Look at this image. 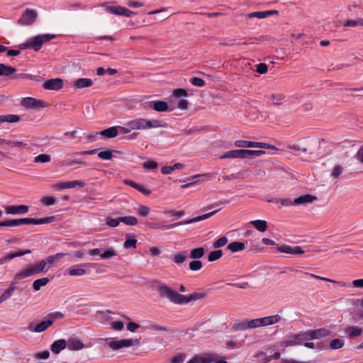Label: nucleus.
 Instances as JSON below:
<instances>
[{
    "instance_id": "f257e3e1",
    "label": "nucleus",
    "mask_w": 363,
    "mask_h": 363,
    "mask_svg": "<svg viewBox=\"0 0 363 363\" xmlns=\"http://www.w3.org/2000/svg\"><path fill=\"white\" fill-rule=\"evenodd\" d=\"M157 291L162 297L167 298L174 304L183 305L191 301L202 299L205 296L203 293L195 292L189 295H182L164 283L157 282L155 286Z\"/></svg>"
},
{
    "instance_id": "f03ea898",
    "label": "nucleus",
    "mask_w": 363,
    "mask_h": 363,
    "mask_svg": "<svg viewBox=\"0 0 363 363\" xmlns=\"http://www.w3.org/2000/svg\"><path fill=\"white\" fill-rule=\"evenodd\" d=\"M130 128L134 130H145L150 128H157L164 126V123L160 120H148L143 118H138L128 121Z\"/></svg>"
},
{
    "instance_id": "7ed1b4c3",
    "label": "nucleus",
    "mask_w": 363,
    "mask_h": 363,
    "mask_svg": "<svg viewBox=\"0 0 363 363\" xmlns=\"http://www.w3.org/2000/svg\"><path fill=\"white\" fill-rule=\"evenodd\" d=\"M104 340L108 344V347L114 351L124 347H129L140 345L139 339H121L118 340L115 337L104 338Z\"/></svg>"
},
{
    "instance_id": "20e7f679",
    "label": "nucleus",
    "mask_w": 363,
    "mask_h": 363,
    "mask_svg": "<svg viewBox=\"0 0 363 363\" xmlns=\"http://www.w3.org/2000/svg\"><path fill=\"white\" fill-rule=\"evenodd\" d=\"M218 211H219V209L212 211V212H210V213H205L202 216H196L193 218L185 220L184 221H180V222L175 223H173L171 225H162V226L157 227V228H160L162 230H169V229H172L175 227H177L179 225H188V224L199 222V221L206 220L207 218H209L210 217L213 216L216 213H217Z\"/></svg>"
},
{
    "instance_id": "39448f33",
    "label": "nucleus",
    "mask_w": 363,
    "mask_h": 363,
    "mask_svg": "<svg viewBox=\"0 0 363 363\" xmlns=\"http://www.w3.org/2000/svg\"><path fill=\"white\" fill-rule=\"evenodd\" d=\"M55 37V35L54 34L46 33L30 38H29L30 48H32L35 51H38L40 50L44 43L50 41Z\"/></svg>"
},
{
    "instance_id": "423d86ee",
    "label": "nucleus",
    "mask_w": 363,
    "mask_h": 363,
    "mask_svg": "<svg viewBox=\"0 0 363 363\" xmlns=\"http://www.w3.org/2000/svg\"><path fill=\"white\" fill-rule=\"evenodd\" d=\"M21 104L27 109L39 110L48 106V103L33 97L23 98Z\"/></svg>"
},
{
    "instance_id": "0eeeda50",
    "label": "nucleus",
    "mask_w": 363,
    "mask_h": 363,
    "mask_svg": "<svg viewBox=\"0 0 363 363\" xmlns=\"http://www.w3.org/2000/svg\"><path fill=\"white\" fill-rule=\"evenodd\" d=\"M88 254L91 256L99 255L101 259H107L116 257L117 252L113 247H109L105 250L100 248L89 250Z\"/></svg>"
},
{
    "instance_id": "6e6552de",
    "label": "nucleus",
    "mask_w": 363,
    "mask_h": 363,
    "mask_svg": "<svg viewBox=\"0 0 363 363\" xmlns=\"http://www.w3.org/2000/svg\"><path fill=\"white\" fill-rule=\"evenodd\" d=\"M38 17V12L35 9H26L23 13L18 23L21 25L29 26L33 24Z\"/></svg>"
},
{
    "instance_id": "1a4fd4ad",
    "label": "nucleus",
    "mask_w": 363,
    "mask_h": 363,
    "mask_svg": "<svg viewBox=\"0 0 363 363\" xmlns=\"http://www.w3.org/2000/svg\"><path fill=\"white\" fill-rule=\"evenodd\" d=\"M104 6L106 11L115 15L130 17L135 14V12L124 7L109 5L108 4H104Z\"/></svg>"
},
{
    "instance_id": "9d476101",
    "label": "nucleus",
    "mask_w": 363,
    "mask_h": 363,
    "mask_svg": "<svg viewBox=\"0 0 363 363\" xmlns=\"http://www.w3.org/2000/svg\"><path fill=\"white\" fill-rule=\"evenodd\" d=\"M311 335V340H321L330 336H333L332 331L330 330L321 328L315 330H308Z\"/></svg>"
},
{
    "instance_id": "9b49d317",
    "label": "nucleus",
    "mask_w": 363,
    "mask_h": 363,
    "mask_svg": "<svg viewBox=\"0 0 363 363\" xmlns=\"http://www.w3.org/2000/svg\"><path fill=\"white\" fill-rule=\"evenodd\" d=\"M219 159L222 160L225 159H247L246 150L238 149L228 151L220 156Z\"/></svg>"
},
{
    "instance_id": "f8f14e48",
    "label": "nucleus",
    "mask_w": 363,
    "mask_h": 363,
    "mask_svg": "<svg viewBox=\"0 0 363 363\" xmlns=\"http://www.w3.org/2000/svg\"><path fill=\"white\" fill-rule=\"evenodd\" d=\"M216 359V355L206 353L193 357L188 363H211Z\"/></svg>"
},
{
    "instance_id": "ddd939ff",
    "label": "nucleus",
    "mask_w": 363,
    "mask_h": 363,
    "mask_svg": "<svg viewBox=\"0 0 363 363\" xmlns=\"http://www.w3.org/2000/svg\"><path fill=\"white\" fill-rule=\"evenodd\" d=\"M277 252L280 253H286L290 255H302L304 250L299 246L291 247L290 245H284L277 247Z\"/></svg>"
},
{
    "instance_id": "4468645a",
    "label": "nucleus",
    "mask_w": 363,
    "mask_h": 363,
    "mask_svg": "<svg viewBox=\"0 0 363 363\" xmlns=\"http://www.w3.org/2000/svg\"><path fill=\"white\" fill-rule=\"evenodd\" d=\"M53 324L52 320H47L41 321L40 323L37 324L35 326H33V324H30L28 327V329L34 333H42L47 330L50 325Z\"/></svg>"
},
{
    "instance_id": "2eb2a0df",
    "label": "nucleus",
    "mask_w": 363,
    "mask_h": 363,
    "mask_svg": "<svg viewBox=\"0 0 363 363\" xmlns=\"http://www.w3.org/2000/svg\"><path fill=\"white\" fill-rule=\"evenodd\" d=\"M43 86L47 90H59L63 86V82L59 78L52 79L45 81Z\"/></svg>"
},
{
    "instance_id": "dca6fc26",
    "label": "nucleus",
    "mask_w": 363,
    "mask_h": 363,
    "mask_svg": "<svg viewBox=\"0 0 363 363\" xmlns=\"http://www.w3.org/2000/svg\"><path fill=\"white\" fill-rule=\"evenodd\" d=\"M344 332L346 334L347 337H348L350 339H354L362 335L363 329L357 326L349 325L344 328Z\"/></svg>"
},
{
    "instance_id": "f3484780",
    "label": "nucleus",
    "mask_w": 363,
    "mask_h": 363,
    "mask_svg": "<svg viewBox=\"0 0 363 363\" xmlns=\"http://www.w3.org/2000/svg\"><path fill=\"white\" fill-rule=\"evenodd\" d=\"M28 209V206L26 205L9 206L6 208V212L11 215L25 214Z\"/></svg>"
},
{
    "instance_id": "a211bd4d",
    "label": "nucleus",
    "mask_w": 363,
    "mask_h": 363,
    "mask_svg": "<svg viewBox=\"0 0 363 363\" xmlns=\"http://www.w3.org/2000/svg\"><path fill=\"white\" fill-rule=\"evenodd\" d=\"M317 199L316 196L311 194H305L298 196V198L293 200V204L294 206L311 203Z\"/></svg>"
},
{
    "instance_id": "6ab92c4d",
    "label": "nucleus",
    "mask_w": 363,
    "mask_h": 363,
    "mask_svg": "<svg viewBox=\"0 0 363 363\" xmlns=\"http://www.w3.org/2000/svg\"><path fill=\"white\" fill-rule=\"evenodd\" d=\"M295 334L287 335L285 340L279 342V346L284 349L287 347H293L298 345Z\"/></svg>"
},
{
    "instance_id": "aec40b11",
    "label": "nucleus",
    "mask_w": 363,
    "mask_h": 363,
    "mask_svg": "<svg viewBox=\"0 0 363 363\" xmlns=\"http://www.w3.org/2000/svg\"><path fill=\"white\" fill-rule=\"evenodd\" d=\"M259 320H262V327H265L279 323L281 320V317L279 315L277 314L263 318H259Z\"/></svg>"
},
{
    "instance_id": "412c9836",
    "label": "nucleus",
    "mask_w": 363,
    "mask_h": 363,
    "mask_svg": "<svg viewBox=\"0 0 363 363\" xmlns=\"http://www.w3.org/2000/svg\"><path fill=\"white\" fill-rule=\"evenodd\" d=\"M17 135H12L11 139L6 140L5 143L18 148H26L28 145V143L26 140H16Z\"/></svg>"
},
{
    "instance_id": "4be33fe9",
    "label": "nucleus",
    "mask_w": 363,
    "mask_h": 363,
    "mask_svg": "<svg viewBox=\"0 0 363 363\" xmlns=\"http://www.w3.org/2000/svg\"><path fill=\"white\" fill-rule=\"evenodd\" d=\"M86 264L75 265L67 270V273L72 277H81L86 274V271L82 267Z\"/></svg>"
},
{
    "instance_id": "5701e85b",
    "label": "nucleus",
    "mask_w": 363,
    "mask_h": 363,
    "mask_svg": "<svg viewBox=\"0 0 363 363\" xmlns=\"http://www.w3.org/2000/svg\"><path fill=\"white\" fill-rule=\"evenodd\" d=\"M304 274L308 275V276H309L312 278H314L315 279H318V280H321V281H328V282H332V283H336L342 287H350V283H348V282L337 281H335V280H333V279H328L326 277H323L318 276V275L308 273V272H306Z\"/></svg>"
},
{
    "instance_id": "b1692460",
    "label": "nucleus",
    "mask_w": 363,
    "mask_h": 363,
    "mask_svg": "<svg viewBox=\"0 0 363 363\" xmlns=\"http://www.w3.org/2000/svg\"><path fill=\"white\" fill-rule=\"evenodd\" d=\"M67 345L69 350H82L84 347V343L77 339L70 338L67 342Z\"/></svg>"
},
{
    "instance_id": "393cba45",
    "label": "nucleus",
    "mask_w": 363,
    "mask_h": 363,
    "mask_svg": "<svg viewBox=\"0 0 363 363\" xmlns=\"http://www.w3.org/2000/svg\"><path fill=\"white\" fill-rule=\"evenodd\" d=\"M30 276H33V273L30 266L28 265L27 267L23 269L21 271L15 274L13 278V282L16 283L18 280L26 279Z\"/></svg>"
},
{
    "instance_id": "a878e982",
    "label": "nucleus",
    "mask_w": 363,
    "mask_h": 363,
    "mask_svg": "<svg viewBox=\"0 0 363 363\" xmlns=\"http://www.w3.org/2000/svg\"><path fill=\"white\" fill-rule=\"evenodd\" d=\"M29 266L31 269L33 275L38 274L40 272H47L48 270L46 269L45 263L43 260H40L35 264H30Z\"/></svg>"
},
{
    "instance_id": "bb28decb",
    "label": "nucleus",
    "mask_w": 363,
    "mask_h": 363,
    "mask_svg": "<svg viewBox=\"0 0 363 363\" xmlns=\"http://www.w3.org/2000/svg\"><path fill=\"white\" fill-rule=\"evenodd\" d=\"M67 341L65 340H58L55 341L51 345V350L55 354L60 353L67 347Z\"/></svg>"
},
{
    "instance_id": "cd10ccee",
    "label": "nucleus",
    "mask_w": 363,
    "mask_h": 363,
    "mask_svg": "<svg viewBox=\"0 0 363 363\" xmlns=\"http://www.w3.org/2000/svg\"><path fill=\"white\" fill-rule=\"evenodd\" d=\"M234 145L237 147H258V146H260L259 145V142H254V141H248V140H235L234 143Z\"/></svg>"
},
{
    "instance_id": "c85d7f7f",
    "label": "nucleus",
    "mask_w": 363,
    "mask_h": 363,
    "mask_svg": "<svg viewBox=\"0 0 363 363\" xmlns=\"http://www.w3.org/2000/svg\"><path fill=\"white\" fill-rule=\"evenodd\" d=\"M93 82L91 79L89 78H80L74 82V86L77 89H82L89 87L92 85Z\"/></svg>"
},
{
    "instance_id": "c756f323",
    "label": "nucleus",
    "mask_w": 363,
    "mask_h": 363,
    "mask_svg": "<svg viewBox=\"0 0 363 363\" xmlns=\"http://www.w3.org/2000/svg\"><path fill=\"white\" fill-rule=\"evenodd\" d=\"M259 232H264L267 228V223L264 220H254L250 222Z\"/></svg>"
},
{
    "instance_id": "7c9ffc66",
    "label": "nucleus",
    "mask_w": 363,
    "mask_h": 363,
    "mask_svg": "<svg viewBox=\"0 0 363 363\" xmlns=\"http://www.w3.org/2000/svg\"><path fill=\"white\" fill-rule=\"evenodd\" d=\"M20 121V116L15 114L1 115L0 123H17Z\"/></svg>"
},
{
    "instance_id": "2f4dec72",
    "label": "nucleus",
    "mask_w": 363,
    "mask_h": 363,
    "mask_svg": "<svg viewBox=\"0 0 363 363\" xmlns=\"http://www.w3.org/2000/svg\"><path fill=\"white\" fill-rule=\"evenodd\" d=\"M245 245L244 242L235 241L228 245L227 249L232 252L242 251L245 249Z\"/></svg>"
},
{
    "instance_id": "473e14b6",
    "label": "nucleus",
    "mask_w": 363,
    "mask_h": 363,
    "mask_svg": "<svg viewBox=\"0 0 363 363\" xmlns=\"http://www.w3.org/2000/svg\"><path fill=\"white\" fill-rule=\"evenodd\" d=\"M99 134L102 136L112 138L118 135V131L117 130L116 126H112L101 131Z\"/></svg>"
},
{
    "instance_id": "72a5a7b5",
    "label": "nucleus",
    "mask_w": 363,
    "mask_h": 363,
    "mask_svg": "<svg viewBox=\"0 0 363 363\" xmlns=\"http://www.w3.org/2000/svg\"><path fill=\"white\" fill-rule=\"evenodd\" d=\"M12 226H18L25 224H34L35 225V218H19V219H12L11 220Z\"/></svg>"
},
{
    "instance_id": "f704fd0d",
    "label": "nucleus",
    "mask_w": 363,
    "mask_h": 363,
    "mask_svg": "<svg viewBox=\"0 0 363 363\" xmlns=\"http://www.w3.org/2000/svg\"><path fill=\"white\" fill-rule=\"evenodd\" d=\"M15 289V283H12L10 285V286L7 289H6L0 296V303L4 302L7 299H9L12 296Z\"/></svg>"
},
{
    "instance_id": "c9c22d12",
    "label": "nucleus",
    "mask_w": 363,
    "mask_h": 363,
    "mask_svg": "<svg viewBox=\"0 0 363 363\" xmlns=\"http://www.w3.org/2000/svg\"><path fill=\"white\" fill-rule=\"evenodd\" d=\"M296 336V340L298 342V345H301L303 342L305 343L306 341L311 340V335L309 333V330H306L304 332H301L298 334H295Z\"/></svg>"
},
{
    "instance_id": "e433bc0d",
    "label": "nucleus",
    "mask_w": 363,
    "mask_h": 363,
    "mask_svg": "<svg viewBox=\"0 0 363 363\" xmlns=\"http://www.w3.org/2000/svg\"><path fill=\"white\" fill-rule=\"evenodd\" d=\"M30 252H31V251L30 250H19L18 252L10 253V254L7 255L6 256H5V257H4L2 258H3L4 262L5 263L8 260H10V259H12L13 258H16V257H21V256H23V255H27V254H30Z\"/></svg>"
},
{
    "instance_id": "4c0bfd02",
    "label": "nucleus",
    "mask_w": 363,
    "mask_h": 363,
    "mask_svg": "<svg viewBox=\"0 0 363 363\" xmlns=\"http://www.w3.org/2000/svg\"><path fill=\"white\" fill-rule=\"evenodd\" d=\"M128 238L123 243L125 249H135L137 245V239L134 235H127Z\"/></svg>"
},
{
    "instance_id": "58836bf2",
    "label": "nucleus",
    "mask_w": 363,
    "mask_h": 363,
    "mask_svg": "<svg viewBox=\"0 0 363 363\" xmlns=\"http://www.w3.org/2000/svg\"><path fill=\"white\" fill-rule=\"evenodd\" d=\"M284 99L285 96L280 93L272 94L269 96V100H270L274 105L281 104Z\"/></svg>"
},
{
    "instance_id": "ea45409f",
    "label": "nucleus",
    "mask_w": 363,
    "mask_h": 363,
    "mask_svg": "<svg viewBox=\"0 0 363 363\" xmlns=\"http://www.w3.org/2000/svg\"><path fill=\"white\" fill-rule=\"evenodd\" d=\"M16 68L4 64H0V76H10L16 72Z\"/></svg>"
},
{
    "instance_id": "a19ab883",
    "label": "nucleus",
    "mask_w": 363,
    "mask_h": 363,
    "mask_svg": "<svg viewBox=\"0 0 363 363\" xmlns=\"http://www.w3.org/2000/svg\"><path fill=\"white\" fill-rule=\"evenodd\" d=\"M184 167L183 164L181 163H175L172 166H164L162 167V172L164 174H171L173 171L176 169H181Z\"/></svg>"
},
{
    "instance_id": "79ce46f5",
    "label": "nucleus",
    "mask_w": 363,
    "mask_h": 363,
    "mask_svg": "<svg viewBox=\"0 0 363 363\" xmlns=\"http://www.w3.org/2000/svg\"><path fill=\"white\" fill-rule=\"evenodd\" d=\"M186 251H181L179 252L172 256V259L173 261L177 264H182L184 263L186 259Z\"/></svg>"
},
{
    "instance_id": "37998d69",
    "label": "nucleus",
    "mask_w": 363,
    "mask_h": 363,
    "mask_svg": "<svg viewBox=\"0 0 363 363\" xmlns=\"http://www.w3.org/2000/svg\"><path fill=\"white\" fill-rule=\"evenodd\" d=\"M49 282V279L47 277L40 278L34 281L33 284V289L37 291L40 289L42 286L47 285Z\"/></svg>"
},
{
    "instance_id": "c03bdc74",
    "label": "nucleus",
    "mask_w": 363,
    "mask_h": 363,
    "mask_svg": "<svg viewBox=\"0 0 363 363\" xmlns=\"http://www.w3.org/2000/svg\"><path fill=\"white\" fill-rule=\"evenodd\" d=\"M96 317L103 324L107 323L111 319L109 313L104 311H97Z\"/></svg>"
},
{
    "instance_id": "a18cd8bd",
    "label": "nucleus",
    "mask_w": 363,
    "mask_h": 363,
    "mask_svg": "<svg viewBox=\"0 0 363 363\" xmlns=\"http://www.w3.org/2000/svg\"><path fill=\"white\" fill-rule=\"evenodd\" d=\"M205 254V250L203 247L192 249L190 252V257L191 259H200Z\"/></svg>"
},
{
    "instance_id": "49530a36",
    "label": "nucleus",
    "mask_w": 363,
    "mask_h": 363,
    "mask_svg": "<svg viewBox=\"0 0 363 363\" xmlns=\"http://www.w3.org/2000/svg\"><path fill=\"white\" fill-rule=\"evenodd\" d=\"M126 184L145 195H148L150 194V191L146 189L145 186L139 184H137L133 181H127Z\"/></svg>"
},
{
    "instance_id": "de8ad7c7",
    "label": "nucleus",
    "mask_w": 363,
    "mask_h": 363,
    "mask_svg": "<svg viewBox=\"0 0 363 363\" xmlns=\"http://www.w3.org/2000/svg\"><path fill=\"white\" fill-rule=\"evenodd\" d=\"M153 108L157 111H166L168 109V105L162 101H153Z\"/></svg>"
},
{
    "instance_id": "09e8293b",
    "label": "nucleus",
    "mask_w": 363,
    "mask_h": 363,
    "mask_svg": "<svg viewBox=\"0 0 363 363\" xmlns=\"http://www.w3.org/2000/svg\"><path fill=\"white\" fill-rule=\"evenodd\" d=\"M280 352H276L272 356H267L264 352H259L257 354V357H262L264 362H270L272 359H279L280 358Z\"/></svg>"
},
{
    "instance_id": "8fccbe9b",
    "label": "nucleus",
    "mask_w": 363,
    "mask_h": 363,
    "mask_svg": "<svg viewBox=\"0 0 363 363\" xmlns=\"http://www.w3.org/2000/svg\"><path fill=\"white\" fill-rule=\"evenodd\" d=\"M121 220L122 223H125L127 225L133 226L138 224V219L134 216H123L121 217Z\"/></svg>"
},
{
    "instance_id": "3c124183",
    "label": "nucleus",
    "mask_w": 363,
    "mask_h": 363,
    "mask_svg": "<svg viewBox=\"0 0 363 363\" xmlns=\"http://www.w3.org/2000/svg\"><path fill=\"white\" fill-rule=\"evenodd\" d=\"M345 345V341L340 338L333 339L330 342V347L332 350H337L342 348Z\"/></svg>"
},
{
    "instance_id": "603ef678",
    "label": "nucleus",
    "mask_w": 363,
    "mask_h": 363,
    "mask_svg": "<svg viewBox=\"0 0 363 363\" xmlns=\"http://www.w3.org/2000/svg\"><path fill=\"white\" fill-rule=\"evenodd\" d=\"M343 26L345 27L363 26V18H359L357 20H347L344 23Z\"/></svg>"
},
{
    "instance_id": "864d4df0",
    "label": "nucleus",
    "mask_w": 363,
    "mask_h": 363,
    "mask_svg": "<svg viewBox=\"0 0 363 363\" xmlns=\"http://www.w3.org/2000/svg\"><path fill=\"white\" fill-rule=\"evenodd\" d=\"M223 255V252L221 250H218L215 251H212L209 253L208 256V262H214L220 259Z\"/></svg>"
},
{
    "instance_id": "5fc2aeb1",
    "label": "nucleus",
    "mask_w": 363,
    "mask_h": 363,
    "mask_svg": "<svg viewBox=\"0 0 363 363\" xmlns=\"http://www.w3.org/2000/svg\"><path fill=\"white\" fill-rule=\"evenodd\" d=\"M264 154H265V151H264V150H246V158L247 159H251L253 157H260Z\"/></svg>"
},
{
    "instance_id": "6e6d98bb",
    "label": "nucleus",
    "mask_w": 363,
    "mask_h": 363,
    "mask_svg": "<svg viewBox=\"0 0 363 363\" xmlns=\"http://www.w3.org/2000/svg\"><path fill=\"white\" fill-rule=\"evenodd\" d=\"M344 168L340 165H336L334 167L330 177L334 179H338L340 176L342 174Z\"/></svg>"
},
{
    "instance_id": "4d7b16f0",
    "label": "nucleus",
    "mask_w": 363,
    "mask_h": 363,
    "mask_svg": "<svg viewBox=\"0 0 363 363\" xmlns=\"http://www.w3.org/2000/svg\"><path fill=\"white\" fill-rule=\"evenodd\" d=\"M268 202H274V203H280L281 206H292L294 205L293 204V201L289 199H271V200H268Z\"/></svg>"
},
{
    "instance_id": "13d9d810",
    "label": "nucleus",
    "mask_w": 363,
    "mask_h": 363,
    "mask_svg": "<svg viewBox=\"0 0 363 363\" xmlns=\"http://www.w3.org/2000/svg\"><path fill=\"white\" fill-rule=\"evenodd\" d=\"M247 326L249 329H254L259 327H262V320L259 318L252 319L247 320Z\"/></svg>"
},
{
    "instance_id": "bf43d9fd",
    "label": "nucleus",
    "mask_w": 363,
    "mask_h": 363,
    "mask_svg": "<svg viewBox=\"0 0 363 363\" xmlns=\"http://www.w3.org/2000/svg\"><path fill=\"white\" fill-rule=\"evenodd\" d=\"M67 182V189H74L76 187H84L85 183L80 180L69 181Z\"/></svg>"
},
{
    "instance_id": "052dcab7",
    "label": "nucleus",
    "mask_w": 363,
    "mask_h": 363,
    "mask_svg": "<svg viewBox=\"0 0 363 363\" xmlns=\"http://www.w3.org/2000/svg\"><path fill=\"white\" fill-rule=\"evenodd\" d=\"M51 160V157L49 155L46 154H41L38 156H36L34 158V162L36 163H46L50 162Z\"/></svg>"
},
{
    "instance_id": "680f3d73",
    "label": "nucleus",
    "mask_w": 363,
    "mask_h": 363,
    "mask_svg": "<svg viewBox=\"0 0 363 363\" xmlns=\"http://www.w3.org/2000/svg\"><path fill=\"white\" fill-rule=\"evenodd\" d=\"M228 242V238L225 237V236H223V237H220V238H218V240H216L213 244V247L214 248H219V247H223L224 245H225Z\"/></svg>"
},
{
    "instance_id": "e2e57ef3",
    "label": "nucleus",
    "mask_w": 363,
    "mask_h": 363,
    "mask_svg": "<svg viewBox=\"0 0 363 363\" xmlns=\"http://www.w3.org/2000/svg\"><path fill=\"white\" fill-rule=\"evenodd\" d=\"M98 156L100 159L104 160H108L113 157V152L111 150L101 151L98 153Z\"/></svg>"
},
{
    "instance_id": "0e129e2a",
    "label": "nucleus",
    "mask_w": 363,
    "mask_h": 363,
    "mask_svg": "<svg viewBox=\"0 0 363 363\" xmlns=\"http://www.w3.org/2000/svg\"><path fill=\"white\" fill-rule=\"evenodd\" d=\"M157 167V162L153 160H147L143 163V167L147 171L155 169Z\"/></svg>"
},
{
    "instance_id": "69168bd1",
    "label": "nucleus",
    "mask_w": 363,
    "mask_h": 363,
    "mask_svg": "<svg viewBox=\"0 0 363 363\" xmlns=\"http://www.w3.org/2000/svg\"><path fill=\"white\" fill-rule=\"evenodd\" d=\"M121 222V217L118 218H107L106 223L111 228L117 227Z\"/></svg>"
},
{
    "instance_id": "338daca9",
    "label": "nucleus",
    "mask_w": 363,
    "mask_h": 363,
    "mask_svg": "<svg viewBox=\"0 0 363 363\" xmlns=\"http://www.w3.org/2000/svg\"><path fill=\"white\" fill-rule=\"evenodd\" d=\"M150 212V208L145 206H140L138 208V210L137 211V213L139 216L141 217H146L149 215Z\"/></svg>"
},
{
    "instance_id": "774afa93",
    "label": "nucleus",
    "mask_w": 363,
    "mask_h": 363,
    "mask_svg": "<svg viewBox=\"0 0 363 363\" xmlns=\"http://www.w3.org/2000/svg\"><path fill=\"white\" fill-rule=\"evenodd\" d=\"M186 355L184 353H179L171 359V363H183Z\"/></svg>"
}]
</instances>
